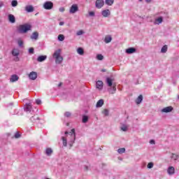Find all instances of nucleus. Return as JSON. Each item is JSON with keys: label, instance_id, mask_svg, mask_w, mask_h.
<instances>
[{"label": "nucleus", "instance_id": "39", "mask_svg": "<svg viewBox=\"0 0 179 179\" xmlns=\"http://www.w3.org/2000/svg\"><path fill=\"white\" fill-rule=\"evenodd\" d=\"M62 139L63 141V145L66 146L67 145L66 138H65V137H62Z\"/></svg>", "mask_w": 179, "mask_h": 179}, {"label": "nucleus", "instance_id": "57", "mask_svg": "<svg viewBox=\"0 0 179 179\" xmlns=\"http://www.w3.org/2000/svg\"><path fill=\"white\" fill-rule=\"evenodd\" d=\"M139 1H142V0H139Z\"/></svg>", "mask_w": 179, "mask_h": 179}, {"label": "nucleus", "instance_id": "33", "mask_svg": "<svg viewBox=\"0 0 179 179\" xmlns=\"http://www.w3.org/2000/svg\"><path fill=\"white\" fill-rule=\"evenodd\" d=\"M102 114H103V115H105V117L108 116L109 112L108 109H103L102 111Z\"/></svg>", "mask_w": 179, "mask_h": 179}, {"label": "nucleus", "instance_id": "1", "mask_svg": "<svg viewBox=\"0 0 179 179\" xmlns=\"http://www.w3.org/2000/svg\"><path fill=\"white\" fill-rule=\"evenodd\" d=\"M17 30L18 32L24 34L31 30V25L30 24H21L18 27Z\"/></svg>", "mask_w": 179, "mask_h": 179}, {"label": "nucleus", "instance_id": "49", "mask_svg": "<svg viewBox=\"0 0 179 179\" xmlns=\"http://www.w3.org/2000/svg\"><path fill=\"white\" fill-rule=\"evenodd\" d=\"M150 143L151 145H155V140H151V141H150Z\"/></svg>", "mask_w": 179, "mask_h": 179}, {"label": "nucleus", "instance_id": "50", "mask_svg": "<svg viewBox=\"0 0 179 179\" xmlns=\"http://www.w3.org/2000/svg\"><path fill=\"white\" fill-rule=\"evenodd\" d=\"M3 6V2L0 1V8H2Z\"/></svg>", "mask_w": 179, "mask_h": 179}, {"label": "nucleus", "instance_id": "13", "mask_svg": "<svg viewBox=\"0 0 179 179\" xmlns=\"http://www.w3.org/2000/svg\"><path fill=\"white\" fill-rule=\"evenodd\" d=\"M47 59V55H41L37 58L38 62H43Z\"/></svg>", "mask_w": 179, "mask_h": 179}, {"label": "nucleus", "instance_id": "15", "mask_svg": "<svg viewBox=\"0 0 179 179\" xmlns=\"http://www.w3.org/2000/svg\"><path fill=\"white\" fill-rule=\"evenodd\" d=\"M136 52V49L135 48H129L126 50L127 54H134V52Z\"/></svg>", "mask_w": 179, "mask_h": 179}, {"label": "nucleus", "instance_id": "51", "mask_svg": "<svg viewBox=\"0 0 179 179\" xmlns=\"http://www.w3.org/2000/svg\"><path fill=\"white\" fill-rule=\"evenodd\" d=\"M145 1L147 2V3H150V2H152V0H145Z\"/></svg>", "mask_w": 179, "mask_h": 179}, {"label": "nucleus", "instance_id": "55", "mask_svg": "<svg viewBox=\"0 0 179 179\" xmlns=\"http://www.w3.org/2000/svg\"><path fill=\"white\" fill-rule=\"evenodd\" d=\"M101 71H102V72H106V70H102Z\"/></svg>", "mask_w": 179, "mask_h": 179}, {"label": "nucleus", "instance_id": "16", "mask_svg": "<svg viewBox=\"0 0 179 179\" xmlns=\"http://www.w3.org/2000/svg\"><path fill=\"white\" fill-rule=\"evenodd\" d=\"M114 81V79L113 78H106V83H107V85L108 86H109V87H111V86H113V82Z\"/></svg>", "mask_w": 179, "mask_h": 179}, {"label": "nucleus", "instance_id": "21", "mask_svg": "<svg viewBox=\"0 0 179 179\" xmlns=\"http://www.w3.org/2000/svg\"><path fill=\"white\" fill-rule=\"evenodd\" d=\"M142 100H143V96L139 95L138 97L136 99V104H141V103H142Z\"/></svg>", "mask_w": 179, "mask_h": 179}, {"label": "nucleus", "instance_id": "5", "mask_svg": "<svg viewBox=\"0 0 179 179\" xmlns=\"http://www.w3.org/2000/svg\"><path fill=\"white\" fill-rule=\"evenodd\" d=\"M96 8L98 9H101V8H103L104 6V1L103 0H96L95 3Z\"/></svg>", "mask_w": 179, "mask_h": 179}, {"label": "nucleus", "instance_id": "30", "mask_svg": "<svg viewBox=\"0 0 179 179\" xmlns=\"http://www.w3.org/2000/svg\"><path fill=\"white\" fill-rule=\"evenodd\" d=\"M155 22L157 24H160V23L163 22V18L162 17H159L155 20Z\"/></svg>", "mask_w": 179, "mask_h": 179}, {"label": "nucleus", "instance_id": "45", "mask_svg": "<svg viewBox=\"0 0 179 179\" xmlns=\"http://www.w3.org/2000/svg\"><path fill=\"white\" fill-rule=\"evenodd\" d=\"M18 45L20 47H22V45H23V41H18Z\"/></svg>", "mask_w": 179, "mask_h": 179}, {"label": "nucleus", "instance_id": "35", "mask_svg": "<svg viewBox=\"0 0 179 179\" xmlns=\"http://www.w3.org/2000/svg\"><path fill=\"white\" fill-rule=\"evenodd\" d=\"M103 58H104V57L102 55H96V59L99 61H103Z\"/></svg>", "mask_w": 179, "mask_h": 179}, {"label": "nucleus", "instance_id": "29", "mask_svg": "<svg viewBox=\"0 0 179 179\" xmlns=\"http://www.w3.org/2000/svg\"><path fill=\"white\" fill-rule=\"evenodd\" d=\"M106 5L111 6L114 3V0H106Z\"/></svg>", "mask_w": 179, "mask_h": 179}, {"label": "nucleus", "instance_id": "47", "mask_svg": "<svg viewBox=\"0 0 179 179\" xmlns=\"http://www.w3.org/2000/svg\"><path fill=\"white\" fill-rule=\"evenodd\" d=\"M59 12H65V8L61 7V8H59Z\"/></svg>", "mask_w": 179, "mask_h": 179}, {"label": "nucleus", "instance_id": "23", "mask_svg": "<svg viewBox=\"0 0 179 179\" xmlns=\"http://www.w3.org/2000/svg\"><path fill=\"white\" fill-rule=\"evenodd\" d=\"M103 104H104V100L100 99L96 103V107H102Z\"/></svg>", "mask_w": 179, "mask_h": 179}, {"label": "nucleus", "instance_id": "20", "mask_svg": "<svg viewBox=\"0 0 179 179\" xmlns=\"http://www.w3.org/2000/svg\"><path fill=\"white\" fill-rule=\"evenodd\" d=\"M111 40H113V38H111V36L108 35L105 37L104 42L108 44V43H111Z\"/></svg>", "mask_w": 179, "mask_h": 179}, {"label": "nucleus", "instance_id": "7", "mask_svg": "<svg viewBox=\"0 0 179 179\" xmlns=\"http://www.w3.org/2000/svg\"><path fill=\"white\" fill-rule=\"evenodd\" d=\"M29 79H31V80H36V79H37V73H36L34 71H31L29 74Z\"/></svg>", "mask_w": 179, "mask_h": 179}, {"label": "nucleus", "instance_id": "31", "mask_svg": "<svg viewBox=\"0 0 179 179\" xmlns=\"http://www.w3.org/2000/svg\"><path fill=\"white\" fill-rule=\"evenodd\" d=\"M58 40L59 41H64V40H65V36L63 34H59L58 36Z\"/></svg>", "mask_w": 179, "mask_h": 179}, {"label": "nucleus", "instance_id": "2", "mask_svg": "<svg viewBox=\"0 0 179 179\" xmlns=\"http://www.w3.org/2000/svg\"><path fill=\"white\" fill-rule=\"evenodd\" d=\"M53 58H55L56 64L62 63V61H64V57L61 56V49H58L57 50L55 51Z\"/></svg>", "mask_w": 179, "mask_h": 179}, {"label": "nucleus", "instance_id": "26", "mask_svg": "<svg viewBox=\"0 0 179 179\" xmlns=\"http://www.w3.org/2000/svg\"><path fill=\"white\" fill-rule=\"evenodd\" d=\"M45 153L48 156H51V155L52 154V149L48 148L45 150Z\"/></svg>", "mask_w": 179, "mask_h": 179}, {"label": "nucleus", "instance_id": "19", "mask_svg": "<svg viewBox=\"0 0 179 179\" xmlns=\"http://www.w3.org/2000/svg\"><path fill=\"white\" fill-rule=\"evenodd\" d=\"M69 134L71 136V138H72V140L75 141L76 138V135L75 134V129H72L71 131H70Z\"/></svg>", "mask_w": 179, "mask_h": 179}, {"label": "nucleus", "instance_id": "46", "mask_svg": "<svg viewBox=\"0 0 179 179\" xmlns=\"http://www.w3.org/2000/svg\"><path fill=\"white\" fill-rule=\"evenodd\" d=\"M36 104L40 105V104H41V100H40V99H36Z\"/></svg>", "mask_w": 179, "mask_h": 179}, {"label": "nucleus", "instance_id": "17", "mask_svg": "<svg viewBox=\"0 0 179 179\" xmlns=\"http://www.w3.org/2000/svg\"><path fill=\"white\" fill-rule=\"evenodd\" d=\"M8 20L10 23H15L16 22V19L15 18V15L10 14L8 15Z\"/></svg>", "mask_w": 179, "mask_h": 179}, {"label": "nucleus", "instance_id": "25", "mask_svg": "<svg viewBox=\"0 0 179 179\" xmlns=\"http://www.w3.org/2000/svg\"><path fill=\"white\" fill-rule=\"evenodd\" d=\"M171 159H172L173 160H178L179 155L175 153H172Z\"/></svg>", "mask_w": 179, "mask_h": 179}, {"label": "nucleus", "instance_id": "12", "mask_svg": "<svg viewBox=\"0 0 179 179\" xmlns=\"http://www.w3.org/2000/svg\"><path fill=\"white\" fill-rule=\"evenodd\" d=\"M39 120H40V118L37 115H35L30 118L31 122H37V121H39Z\"/></svg>", "mask_w": 179, "mask_h": 179}, {"label": "nucleus", "instance_id": "40", "mask_svg": "<svg viewBox=\"0 0 179 179\" xmlns=\"http://www.w3.org/2000/svg\"><path fill=\"white\" fill-rule=\"evenodd\" d=\"M29 54H34V48H30L29 49Z\"/></svg>", "mask_w": 179, "mask_h": 179}, {"label": "nucleus", "instance_id": "11", "mask_svg": "<svg viewBox=\"0 0 179 179\" xmlns=\"http://www.w3.org/2000/svg\"><path fill=\"white\" fill-rule=\"evenodd\" d=\"M96 89H99V90H101L103 89V81L98 80L96 84Z\"/></svg>", "mask_w": 179, "mask_h": 179}, {"label": "nucleus", "instance_id": "18", "mask_svg": "<svg viewBox=\"0 0 179 179\" xmlns=\"http://www.w3.org/2000/svg\"><path fill=\"white\" fill-rule=\"evenodd\" d=\"M31 40H38V32L34 31L31 36Z\"/></svg>", "mask_w": 179, "mask_h": 179}, {"label": "nucleus", "instance_id": "56", "mask_svg": "<svg viewBox=\"0 0 179 179\" xmlns=\"http://www.w3.org/2000/svg\"><path fill=\"white\" fill-rule=\"evenodd\" d=\"M46 179H50V178H46Z\"/></svg>", "mask_w": 179, "mask_h": 179}, {"label": "nucleus", "instance_id": "27", "mask_svg": "<svg viewBox=\"0 0 179 179\" xmlns=\"http://www.w3.org/2000/svg\"><path fill=\"white\" fill-rule=\"evenodd\" d=\"M25 111L27 113H30V111H31V105L27 104L26 108H25Z\"/></svg>", "mask_w": 179, "mask_h": 179}, {"label": "nucleus", "instance_id": "8", "mask_svg": "<svg viewBox=\"0 0 179 179\" xmlns=\"http://www.w3.org/2000/svg\"><path fill=\"white\" fill-rule=\"evenodd\" d=\"M167 173L169 176H173L176 173V169L173 166H169L167 169Z\"/></svg>", "mask_w": 179, "mask_h": 179}, {"label": "nucleus", "instance_id": "32", "mask_svg": "<svg viewBox=\"0 0 179 179\" xmlns=\"http://www.w3.org/2000/svg\"><path fill=\"white\" fill-rule=\"evenodd\" d=\"M87 121H89V117L86 116V115H84L83 117V122L84 124H86V122H87Z\"/></svg>", "mask_w": 179, "mask_h": 179}, {"label": "nucleus", "instance_id": "41", "mask_svg": "<svg viewBox=\"0 0 179 179\" xmlns=\"http://www.w3.org/2000/svg\"><path fill=\"white\" fill-rule=\"evenodd\" d=\"M84 33H85V32H84L83 31L80 30V31H77L76 34H77L78 36H82V34H83Z\"/></svg>", "mask_w": 179, "mask_h": 179}, {"label": "nucleus", "instance_id": "9", "mask_svg": "<svg viewBox=\"0 0 179 179\" xmlns=\"http://www.w3.org/2000/svg\"><path fill=\"white\" fill-rule=\"evenodd\" d=\"M25 10L28 13H31V12H34V7H33L31 5L27 6H25Z\"/></svg>", "mask_w": 179, "mask_h": 179}, {"label": "nucleus", "instance_id": "52", "mask_svg": "<svg viewBox=\"0 0 179 179\" xmlns=\"http://www.w3.org/2000/svg\"><path fill=\"white\" fill-rule=\"evenodd\" d=\"M64 22H59V26H64Z\"/></svg>", "mask_w": 179, "mask_h": 179}, {"label": "nucleus", "instance_id": "34", "mask_svg": "<svg viewBox=\"0 0 179 179\" xmlns=\"http://www.w3.org/2000/svg\"><path fill=\"white\" fill-rule=\"evenodd\" d=\"M161 52H167V45H165L162 47V50H161Z\"/></svg>", "mask_w": 179, "mask_h": 179}, {"label": "nucleus", "instance_id": "54", "mask_svg": "<svg viewBox=\"0 0 179 179\" xmlns=\"http://www.w3.org/2000/svg\"><path fill=\"white\" fill-rule=\"evenodd\" d=\"M62 83H60L59 84V86H62Z\"/></svg>", "mask_w": 179, "mask_h": 179}, {"label": "nucleus", "instance_id": "53", "mask_svg": "<svg viewBox=\"0 0 179 179\" xmlns=\"http://www.w3.org/2000/svg\"><path fill=\"white\" fill-rule=\"evenodd\" d=\"M65 135H68V134H69L68 131H65Z\"/></svg>", "mask_w": 179, "mask_h": 179}, {"label": "nucleus", "instance_id": "37", "mask_svg": "<svg viewBox=\"0 0 179 179\" xmlns=\"http://www.w3.org/2000/svg\"><path fill=\"white\" fill-rule=\"evenodd\" d=\"M11 5H12V6H13V7L17 6V1L13 0V1L11 2Z\"/></svg>", "mask_w": 179, "mask_h": 179}, {"label": "nucleus", "instance_id": "38", "mask_svg": "<svg viewBox=\"0 0 179 179\" xmlns=\"http://www.w3.org/2000/svg\"><path fill=\"white\" fill-rule=\"evenodd\" d=\"M121 129H122V131H123L124 132H127V131H128V127H127V126L124 125V126H122V127H121Z\"/></svg>", "mask_w": 179, "mask_h": 179}, {"label": "nucleus", "instance_id": "22", "mask_svg": "<svg viewBox=\"0 0 179 179\" xmlns=\"http://www.w3.org/2000/svg\"><path fill=\"white\" fill-rule=\"evenodd\" d=\"M110 15V10H104L102 11V15L103 17H107Z\"/></svg>", "mask_w": 179, "mask_h": 179}, {"label": "nucleus", "instance_id": "10", "mask_svg": "<svg viewBox=\"0 0 179 179\" xmlns=\"http://www.w3.org/2000/svg\"><path fill=\"white\" fill-rule=\"evenodd\" d=\"M173 110V106L165 107L162 110V113H171Z\"/></svg>", "mask_w": 179, "mask_h": 179}, {"label": "nucleus", "instance_id": "48", "mask_svg": "<svg viewBox=\"0 0 179 179\" xmlns=\"http://www.w3.org/2000/svg\"><path fill=\"white\" fill-rule=\"evenodd\" d=\"M90 16H94V12L91 11L89 13Z\"/></svg>", "mask_w": 179, "mask_h": 179}, {"label": "nucleus", "instance_id": "6", "mask_svg": "<svg viewBox=\"0 0 179 179\" xmlns=\"http://www.w3.org/2000/svg\"><path fill=\"white\" fill-rule=\"evenodd\" d=\"M78 10L79 8L78 7V5L73 4L71 6L70 8V13H76V12H78Z\"/></svg>", "mask_w": 179, "mask_h": 179}, {"label": "nucleus", "instance_id": "42", "mask_svg": "<svg viewBox=\"0 0 179 179\" xmlns=\"http://www.w3.org/2000/svg\"><path fill=\"white\" fill-rule=\"evenodd\" d=\"M153 168V163L150 162L148 164V169H152Z\"/></svg>", "mask_w": 179, "mask_h": 179}, {"label": "nucleus", "instance_id": "4", "mask_svg": "<svg viewBox=\"0 0 179 179\" xmlns=\"http://www.w3.org/2000/svg\"><path fill=\"white\" fill-rule=\"evenodd\" d=\"M20 54V52L19 51V49H16V48L13 49L12 55L13 57H17L15 59V61H19L20 59L17 57H19Z\"/></svg>", "mask_w": 179, "mask_h": 179}, {"label": "nucleus", "instance_id": "14", "mask_svg": "<svg viewBox=\"0 0 179 179\" xmlns=\"http://www.w3.org/2000/svg\"><path fill=\"white\" fill-rule=\"evenodd\" d=\"M17 80H19V76L17 75L14 74L11 76V78L10 79V81L13 83V82H17Z\"/></svg>", "mask_w": 179, "mask_h": 179}, {"label": "nucleus", "instance_id": "36", "mask_svg": "<svg viewBox=\"0 0 179 179\" xmlns=\"http://www.w3.org/2000/svg\"><path fill=\"white\" fill-rule=\"evenodd\" d=\"M118 153H120V155L122 153H125V148H119L117 150Z\"/></svg>", "mask_w": 179, "mask_h": 179}, {"label": "nucleus", "instance_id": "28", "mask_svg": "<svg viewBox=\"0 0 179 179\" xmlns=\"http://www.w3.org/2000/svg\"><path fill=\"white\" fill-rule=\"evenodd\" d=\"M115 92H117V87L115 84L113 85V90L112 91H110V93H111V94H114V93H115Z\"/></svg>", "mask_w": 179, "mask_h": 179}, {"label": "nucleus", "instance_id": "24", "mask_svg": "<svg viewBox=\"0 0 179 179\" xmlns=\"http://www.w3.org/2000/svg\"><path fill=\"white\" fill-rule=\"evenodd\" d=\"M77 52L79 55H83V54H85V50H83V48H78L77 49Z\"/></svg>", "mask_w": 179, "mask_h": 179}, {"label": "nucleus", "instance_id": "3", "mask_svg": "<svg viewBox=\"0 0 179 179\" xmlns=\"http://www.w3.org/2000/svg\"><path fill=\"white\" fill-rule=\"evenodd\" d=\"M43 8L47 10H50L54 8V3H52L51 1H46L43 4Z\"/></svg>", "mask_w": 179, "mask_h": 179}, {"label": "nucleus", "instance_id": "43", "mask_svg": "<svg viewBox=\"0 0 179 179\" xmlns=\"http://www.w3.org/2000/svg\"><path fill=\"white\" fill-rule=\"evenodd\" d=\"M64 115H65V117H71V114L70 113V112H66L64 113Z\"/></svg>", "mask_w": 179, "mask_h": 179}, {"label": "nucleus", "instance_id": "44", "mask_svg": "<svg viewBox=\"0 0 179 179\" xmlns=\"http://www.w3.org/2000/svg\"><path fill=\"white\" fill-rule=\"evenodd\" d=\"M15 138L17 139V138H20V134L19 132H16L15 134Z\"/></svg>", "mask_w": 179, "mask_h": 179}]
</instances>
